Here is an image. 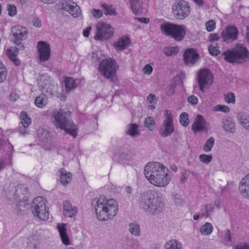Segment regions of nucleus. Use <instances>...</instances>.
<instances>
[{"instance_id": "6e6552de", "label": "nucleus", "mask_w": 249, "mask_h": 249, "mask_svg": "<svg viewBox=\"0 0 249 249\" xmlns=\"http://www.w3.org/2000/svg\"><path fill=\"white\" fill-rule=\"evenodd\" d=\"M31 211L34 216L40 220H46L48 218L49 213L46 201L42 196H37L33 199L31 203Z\"/></svg>"}, {"instance_id": "aec40b11", "label": "nucleus", "mask_w": 249, "mask_h": 249, "mask_svg": "<svg viewBox=\"0 0 249 249\" xmlns=\"http://www.w3.org/2000/svg\"><path fill=\"white\" fill-rule=\"evenodd\" d=\"M206 122L203 116L198 114L196 116L195 121L192 126V130L194 133L206 131Z\"/></svg>"}, {"instance_id": "58836bf2", "label": "nucleus", "mask_w": 249, "mask_h": 249, "mask_svg": "<svg viewBox=\"0 0 249 249\" xmlns=\"http://www.w3.org/2000/svg\"><path fill=\"white\" fill-rule=\"evenodd\" d=\"M155 122L152 117H148L145 119L144 126L149 130H153L155 128Z\"/></svg>"}, {"instance_id": "0e129e2a", "label": "nucleus", "mask_w": 249, "mask_h": 249, "mask_svg": "<svg viewBox=\"0 0 249 249\" xmlns=\"http://www.w3.org/2000/svg\"><path fill=\"white\" fill-rule=\"evenodd\" d=\"M33 25L36 27H40L41 26V22L38 18L35 17L32 20Z\"/></svg>"}, {"instance_id": "39448f33", "label": "nucleus", "mask_w": 249, "mask_h": 249, "mask_svg": "<svg viewBox=\"0 0 249 249\" xmlns=\"http://www.w3.org/2000/svg\"><path fill=\"white\" fill-rule=\"evenodd\" d=\"M118 68L119 66L115 60L110 58H106L100 62L99 71L104 77L114 82Z\"/></svg>"}, {"instance_id": "37998d69", "label": "nucleus", "mask_w": 249, "mask_h": 249, "mask_svg": "<svg viewBox=\"0 0 249 249\" xmlns=\"http://www.w3.org/2000/svg\"><path fill=\"white\" fill-rule=\"evenodd\" d=\"M188 115L186 112L181 113L180 115L179 122L183 126H187L189 124Z\"/></svg>"}, {"instance_id": "49530a36", "label": "nucleus", "mask_w": 249, "mask_h": 249, "mask_svg": "<svg viewBox=\"0 0 249 249\" xmlns=\"http://www.w3.org/2000/svg\"><path fill=\"white\" fill-rule=\"evenodd\" d=\"M225 100L227 103L234 104L235 103V95L232 92L225 94Z\"/></svg>"}, {"instance_id": "2eb2a0df", "label": "nucleus", "mask_w": 249, "mask_h": 249, "mask_svg": "<svg viewBox=\"0 0 249 249\" xmlns=\"http://www.w3.org/2000/svg\"><path fill=\"white\" fill-rule=\"evenodd\" d=\"M213 75L208 69L200 70L198 73V83L200 90L204 92V89L212 83Z\"/></svg>"}, {"instance_id": "ea45409f", "label": "nucleus", "mask_w": 249, "mask_h": 249, "mask_svg": "<svg viewBox=\"0 0 249 249\" xmlns=\"http://www.w3.org/2000/svg\"><path fill=\"white\" fill-rule=\"evenodd\" d=\"M102 8L104 9V14L106 15H116V13L114 8H113L111 6L107 4H103L102 5Z\"/></svg>"}, {"instance_id": "c9c22d12", "label": "nucleus", "mask_w": 249, "mask_h": 249, "mask_svg": "<svg viewBox=\"0 0 249 249\" xmlns=\"http://www.w3.org/2000/svg\"><path fill=\"white\" fill-rule=\"evenodd\" d=\"M20 118L23 127L27 128L31 123V119L28 116L27 113L25 111H22L20 113Z\"/></svg>"}, {"instance_id": "f704fd0d", "label": "nucleus", "mask_w": 249, "mask_h": 249, "mask_svg": "<svg viewBox=\"0 0 249 249\" xmlns=\"http://www.w3.org/2000/svg\"><path fill=\"white\" fill-rule=\"evenodd\" d=\"M213 227L209 222L205 223L200 229V233L204 235H209L212 232Z\"/></svg>"}, {"instance_id": "5fc2aeb1", "label": "nucleus", "mask_w": 249, "mask_h": 249, "mask_svg": "<svg viewBox=\"0 0 249 249\" xmlns=\"http://www.w3.org/2000/svg\"><path fill=\"white\" fill-rule=\"evenodd\" d=\"M188 102L192 105H196L198 103V98L195 95H190L187 98Z\"/></svg>"}, {"instance_id": "a19ab883", "label": "nucleus", "mask_w": 249, "mask_h": 249, "mask_svg": "<svg viewBox=\"0 0 249 249\" xmlns=\"http://www.w3.org/2000/svg\"><path fill=\"white\" fill-rule=\"evenodd\" d=\"M214 208L211 204H207L205 206V212L201 214L202 217H208L210 213L213 212Z\"/></svg>"}, {"instance_id": "2f4dec72", "label": "nucleus", "mask_w": 249, "mask_h": 249, "mask_svg": "<svg viewBox=\"0 0 249 249\" xmlns=\"http://www.w3.org/2000/svg\"><path fill=\"white\" fill-rule=\"evenodd\" d=\"M64 82L66 92H69L77 87L75 80L72 77H65Z\"/></svg>"}, {"instance_id": "603ef678", "label": "nucleus", "mask_w": 249, "mask_h": 249, "mask_svg": "<svg viewBox=\"0 0 249 249\" xmlns=\"http://www.w3.org/2000/svg\"><path fill=\"white\" fill-rule=\"evenodd\" d=\"M239 191L243 197L249 199V188H239Z\"/></svg>"}, {"instance_id": "c85d7f7f", "label": "nucleus", "mask_w": 249, "mask_h": 249, "mask_svg": "<svg viewBox=\"0 0 249 249\" xmlns=\"http://www.w3.org/2000/svg\"><path fill=\"white\" fill-rule=\"evenodd\" d=\"M130 6L133 12L135 14H138L140 12H142V0H129Z\"/></svg>"}, {"instance_id": "4468645a", "label": "nucleus", "mask_w": 249, "mask_h": 249, "mask_svg": "<svg viewBox=\"0 0 249 249\" xmlns=\"http://www.w3.org/2000/svg\"><path fill=\"white\" fill-rule=\"evenodd\" d=\"M157 195L151 191L142 193L139 198V204L140 209L149 213L153 202Z\"/></svg>"}, {"instance_id": "c03bdc74", "label": "nucleus", "mask_w": 249, "mask_h": 249, "mask_svg": "<svg viewBox=\"0 0 249 249\" xmlns=\"http://www.w3.org/2000/svg\"><path fill=\"white\" fill-rule=\"evenodd\" d=\"M213 156L211 155L201 154L199 156V160L206 164L209 163L212 160Z\"/></svg>"}, {"instance_id": "e433bc0d", "label": "nucleus", "mask_w": 249, "mask_h": 249, "mask_svg": "<svg viewBox=\"0 0 249 249\" xmlns=\"http://www.w3.org/2000/svg\"><path fill=\"white\" fill-rule=\"evenodd\" d=\"M171 199L173 203L177 206H181L184 204V200L181 196L177 193H172L171 194Z\"/></svg>"}, {"instance_id": "a211bd4d", "label": "nucleus", "mask_w": 249, "mask_h": 249, "mask_svg": "<svg viewBox=\"0 0 249 249\" xmlns=\"http://www.w3.org/2000/svg\"><path fill=\"white\" fill-rule=\"evenodd\" d=\"M238 31L234 26H229L224 30L222 33V37L224 41L231 42L237 38Z\"/></svg>"}, {"instance_id": "7ed1b4c3", "label": "nucleus", "mask_w": 249, "mask_h": 249, "mask_svg": "<svg viewBox=\"0 0 249 249\" xmlns=\"http://www.w3.org/2000/svg\"><path fill=\"white\" fill-rule=\"evenodd\" d=\"M70 115L69 111L64 109L55 110L52 113L51 120L56 128L65 130L67 134L75 138L78 128L72 121L68 119Z\"/></svg>"}, {"instance_id": "5701e85b", "label": "nucleus", "mask_w": 249, "mask_h": 249, "mask_svg": "<svg viewBox=\"0 0 249 249\" xmlns=\"http://www.w3.org/2000/svg\"><path fill=\"white\" fill-rule=\"evenodd\" d=\"M236 118L244 129L249 131V115L244 112H238Z\"/></svg>"}, {"instance_id": "1a4fd4ad", "label": "nucleus", "mask_w": 249, "mask_h": 249, "mask_svg": "<svg viewBox=\"0 0 249 249\" xmlns=\"http://www.w3.org/2000/svg\"><path fill=\"white\" fill-rule=\"evenodd\" d=\"M28 29L20 25H16L12 27L10 35V40L18 46L19 49H23L24 45L21 43L23 40L27 38Z\"/></svg>"}, {"instance_id": "4c0bfd02", "label": "nucleus", "mask_w": 249, "mask_h": 249, "mask_svg": "<svg viewBox=\"0 0 249 249\" xmlns=\"http://www.w3.org/2000/svg\"><path fill=\"white\" fill-rule=\"evenodd\" d=\"M214 144V139L213 137L210 138L205 143L203 149L207 153L210 152Z\"/></svg>"}, {"instance_id": "bf43d9fd", "label": "nucleus", "mask_w": 249, "mask_h": 249, "mask_svg": "<svg viewBox=\"0 0 249 249\" xmlns=\"http://www.w3.org/2000/svg\"><path fill=\"white\" fill-rule=\"evenodd\" d=\"M224 240L228 242H231V233L229 230H227L224 231Z\"/></svg>"}, {"instance_id": "8fccbe9b", "label": "nucleus", "mask_w": 249, "mask_h": 249, "mask_svg": "<svg viewBox=\"0 0 249 249\" xmlns=\"http://www.w3.org/2000/svg\"><path fill=\"white\" fill-rule=\"evenodd\" d=\"M206 27L208 32H211L215 27V22L213 20H210L206 23Z\"/></svg>"}, {"instance_id": "f257e3e1", "label": "nucleus", "mask_w": 249, "mask_h": 249, "mask_svg": "<svg viewBox=\"0 0 249 249\" xmlns=\"http://www.w3.org/2000/svg\"><path fill=\"white\" fill-rule=\"evenodd\" d=\"M169 170L160 162H149L144 167V174L146 178L153 185L165 187L170 181Z\"/></svg>"}, {"instance_id": "412c9836", "label": "nucleus", "mask_w": 249, "mask_h": 249, "mask_svg": "<svg viewBox=\"0 0 249 249\" xmlns=\"http://www.w3.org/2000/svg\"><path fill=\"white\" fill-rule=\"evenodd\" d=\"M183 57L187 64H194L199 57V54L196 50L193 48L187 49L184 54Z\"/></svg>"}, {"instance_id": "4d7b16f0", "label": "nucleus", "mask_w": 249, "mask_h": 249, "mask_svg": "<svg viewBox=\"0 0 249 249\" xmlns=\"http://www.w3.org/2000/svg\"><path fill=\"white\" fill-rule=\"evenodd\" d=\"M241 186H249V173L246 175L240 182Z\"/></svg>"}, {"instance_id": "423d86ee", "label": "nucleus", "mask_w": 249, "mask_h": 249, "mask_svg": "<svg viewBox=\"0 0 249 249\" xmlns=\"http://www.w3.org/2000/svg\"><path fill=\"white\" fill-rule=\"evenodd\" d=\"M160 29L162 33L177 41L182 40L186 34L184 27L180 25L166 22L160 24Z\"/></svg>"}, {"instance_id": "f8f14e48", "label": "nucleus", "mask_w": 249, "mask_h": 249, "mask_svg": "<svg viewBox=\"0 0 249 249\" xmlns=\"http://www.w3.org/2000/svg\"><path fill=\"white\" fill-rule=\"evenodd\" d=\"M172 9L174 15L179 19L185 18L190 13V7L185 0L175 2L173 5Z\"/></svg>"}, {"instance_id": "a878e982", "label": "nucleus", "mask_w": 249, "mask_h": 249, "mask_svg": "<svg viewBox=\"0 0 249 249\" xmlns=\"http://www.w3.org/2000/svg\"><path fill=\"white\" fill-rule=\"evenodd\" d=\"M22 49H19L18 47H13L8 49L6 50V54L8 57L15 63L16 66H18L20 64L19 61L17 58V55L18 53V50H22Z\"/></svg>"}, {"instance_id": "de8ad7c7", "label": "nucleus", "mask_w": 249, "mask_h": 249, "mask_svg": "<svg viewBox=\"0 0 249 249\" xmlns=\"http://www.w3.org/2000/svg\"><path fill=\"white\" fill-rule=\"evenodd\" d=\"M214 110L228 113L230 111V108L226 105H219L214 107Z\"/></svg>"}, {"instance_id": "680f3d73", "label": "nucleus", "mask_w": 249, "mask_h": 249, "mask_svg": "<svg viewBox=\"0 0 249 249\" xmlns=\"http://www.w3.org/2000/svg\"><path fill=\"white\" fill-rule=\"evenodd\" d=\"M147 100L150 104H155L157 101L156 96L153 94H149L147 98Z\"/></svg>"}, {"instance_id": "c756f323", "label": "nucleus", "mask_w": 249, "mask_h": 249, "mask_svg": "<svg viewBox=\"0 0 249 249\" xmlns=\"http://www.w3.org/2000/svg\"><path fill=\"white\" fill-rule=\"evenodd\" d=\"M164 248V249H182V246L178 240L171 239L165 243Z\"/></svg>"}, {"instance_id": "72a5a7b5", "label": "nucleus", "mask_w": 249, "mask_h": 249, "mask_svg": "<svg viewBox=\"0 0 249 249\" xmlns=\"http://www.w3.org/2000/svg\"><path fill=\"white\" fill-rule=\"evenodd\" d=\"M128 230L130 233L135 236H139L141 235L140 225L136 223H131L129 224Z\"/></svg>"}, {"instance_id": "9d476101", "label": "nucleus", "mask_w": 249, "mask_h": 249, "mask_svg": "<svg viewBox=\"0 0 249 249\" xmlns=\"http://www.w3.org/2000/svg\"><path fill=\"white\" fill-rule=\"evenodd\" d=\"M174 130L173 114L170 110H166L164 119L159 130V134L162 137H167L171 135Z\"/></svg>"}, {"instance_id": "e2e57ef3", "label": "nucleus", "mask_w": 249, "mask_h": 249, "mask_svg": "<svg viewBox=\"0 0 249 249\" xmlns=\"http://www.w3.org/2000/svg\"><path fill=\"white\" fill-rule=\"evenodd\" d=\"M168 91L167 93L169 95H172L175 93V85L174 84H171L167 87Z\"/></svg>"}, {"instance_id": "393cba45", "label": "nucleus", "mask_w": 249, "mask_h": 249, "mask_svg": "<svg viewBox=\"0 0 249 249\" xmlns=\"http://www.w3.org/2000/svg\"><path fill=\"white\" fill-rule=\"evenodd\" d=\"M59 172L60 175V181L63 185L66 186L71 182L72 175L70 172L64 168H61Z\"/></svg>"}, {"instance_id": "69168bd1", "label": "nucleus", "mask_w": 249, "mask_h": 249, "mask_svg": "<svg viewBox=\"0 0 249 249\" xmlns=\"http://www.w3.org/2000/svg\"><path fill=\"white\" fill-rule=\"evenodd\" d=\"M91 30V26H88V27L84 29L83 31L84 36L85 37H88L89 35Z\"/></svg>"}, {"instance_id": "864d4df0", "label": "nucleus", "mask_w": 249, "mask_h": 249, "mask_svg": "<svg viewBox=\"0 0 249 249\" xmlns=\"http://www.w3.org/2000/svg\"><path fill=\"white\" fill-rule=\"evenodd\" d=\"M119 158L120 161H124L129 160V155L127 152H122L119 155Z\"/></svg>"}, {"instance_id": "f3484780", "label": "nucleus", "mask_w": 249, "mask_h": 249, "mask_svg": "<svg viewBox=\"0 0 249 249\" xmlns=\"http://www.w3.org/2000/svg\"><path fill=\"white\" fill-rule=\"evenodd\" d=\"M165 205V203L163 198L157 195L153 202L149 214L154 215L160 214L164 211Z\"/></svg>"}, {"instance_id": "6e6d98bb", "label": "nucleus", "mask_w": 249, "mask_h": 249, "mask_svg": "<svg viewBox=\"0 0 249 249\" xmlns=\"http://www.w3.org/2000/svg\"><path fill=\"white\" fill-rule=\"evenodd\" d=\"M7 75L6 68L0 70V83L3 82L6 80Z\"/></svg>"}, {"instance_id": "dca6fc26", "label": "nucleus", "mask_w": 249, "mask_h": 249, "mask_svg": "<svg viewBox=\"0 0 249 249\" xmlns=\"http://www.w3.org/2000/svg\"><path fill=\"white\" fill-rule=\"evenodd\" d=\"M40 90L43 93H52V84L51 78L47 74H40L37 78Z\"/></svg>"}, {"instance_id": "9b49d317", "label": "nucleus", "mask_w": 249, "mask_h": 249, "mask_svg": "<svg viewBox=\"0 0 249 249\" xmlns=\"http://www.w3.org/2000/svg\"><path fill=\"white\" fill-rule=\"evenodd\" d=\"M96 28V33L94 39L96 40L108 39L113 35L114 30L112 27L104 22L98 23Z\"/></svg>"}, {"instance_id": "cd10ccee", "label": "nucleus", "mask_w": 249, "mask_h": 249, "mask_svg": "<svg viewBox=\"0 0 249 249\" xmlns=\"http://www.w3.org/2000/svg\"><path fill=\"white\" fill-rule=\"evenodd\" d=\"M130 40L127 37L120 38L118 41L114 43V46L117 50L122 51L125 49L129 44Z\"/></svg>"}, {"instance_id": "7c9ffc66", "label": "nucleus", "mask_w": 249, "mask_h": 249, "mask_svg": "<svg viewBox=\"0 0 249 249\" xmlns=\"http://www.w3.org/2000/svg\"><path fill=\"white\" fill-rule=\"evenodd\" d=\"M48 97L45 94H42L36 97L35 100V104L36 107L43 108L48 103Z\"/></svg>"}, {"instance_id": "338daca9", "label": "nucleus", "mask_w": 249, "mask_h": 249, "mask_svg": "<svg viewBox=\"0 0 249 249\" xmlns=\"http://www.w3.org/2000/svg\"><path fill=\"white\" fill-rule=\"evenodd\" d=\"M19 96L16 93H12L10 95V100L12 102H16Z\"/></svg>"}, {"instance_id": "ddd939ff", "label": "nucleus", "mask_w": 249, "mask_h": 249, "mask_svg": "<svg viewBox=\"0 0 249 249\" xmlns=\"http://www.w3.org/2000/svg\"><path fill=\"white\" fill-rule=\"evenodd\" d=\"M58 10L68 12L73 18H77L81 15L80 7L76 3L70 0H62L57 5Z\"/></svg>"}, {"instance_id": "13d9d810", "label": "nucleus", "mask_w": 249, "mask_h": 249, "mask_svg": "<svg viewBox=\"0 0 249 249\" xmlns=\"http://www.w3.org/2000/svg\"><path fill=\"white\" fill-rule=\"evenodd\" d=\"M92 14L94 18H99L102 16V11L99 9H94L92 10Z\"/></svg>"}, {"instance_id": "4be33fe9", "label": "nucleus", "mask_w": 249, "mask_h": 249, "mask_svg": "<svg viewBox=\"0 0 249 249\" xmlns=\"http://www.w3.org/2000/svg\"><path fill=\"white\" fill-rule=\"evenodd\" d=\"M77 213V209L75 206H72L71 203L66 200L63 202V215L65 217H73Z\"/></svg>"}, {"instance_id": "0eeeda50", "label": "nucleus", "mask_w": 249, "mask_h": 249, "mask_svg": "<svg viewBox=\"0 0 249 249\" xmlns=\"http://www.w3.org/2000/svg\"><path fill=\"white\" fill-rule=\"evenodd\" d=\"M27 193V188H18L13 198L15 200L14 210L18 214H23L28 209L29 203L23 196Z\"/></svg>"}, {"instance_id": "20e7f679", "label": "nucleus", "mask_w": 249, "mask_h": 249, "mask_svg": "<svg viewBox=\"0 0 249 249\" xmlns=\"http://www.w3.org/2000/svg\"><path fill=\"white\" fill-rule=\"evenodd\" d=\"M224 59L228 62L243 63L249 60V52L246 47L237 45L231 50L228 49L222 53Z\"/></svg>"}, {"instance_id": "f03ea898", "label": "nucleus", "mask_w": 249, "mask_h": 249, "mask_svg": "<svg viewBox=\"0 0 249 249\" xmlns=\"http://www.w3.org/2000/svg\"><path fill=\"white\" fill-rule=\"evenodd\" d=\"M92 205L95 210L97 218L100 221H107L114 217L117 213L118 206L117 201L113 199H107L104 195L95 198Z\"/></svg>"}, {"instance_id": "774afa93", "label": "nucleus", "mask_w": 249, "mask_h": 249, "mask_svg": "<svg viewBox=\"0 0 249 249\" xmlns=\"http://www.w3.org/2000/svg\"><path fill=\"white\" fill-rule=\"evenodd\" d=\"M235 249H249V245L247 244L238 245L236 246Z\"/></svg>"}, {"instance_id": "b1692460", "label": "nucleus", "mask_w": 249, "mask_h": 249, "mask_svg": "<svg viewBox=\"0 0 249 249\" xmlns=\"http://www.w3.org/2000/svg\"><path fill=\"white\" fill-rule=\"evenodd\" d=\"M57 229L63 243L65 245H69L70 244V241L67 233L66 224L64 223L58 224L57 225Z\"/></svg>"}, {"instance_id": "3c124183", "label": "nucleus", "mask_w": 249, "mask_h": 249, "mask_svg": "<svg viewBox=\"0 0 249 249\" xmlns=\"http://www.w3.org/2000/svg\"><path fill=\"white\" fill-rule=\"evenodd\" d=\"M208 50L210 53L213 56H216L220 53V51L216 46L214 47L213 45H210L208 48Z\"/></svg>"}, {"instance_id": "79ce46f5", "label": "nucleus", "mask_w": 249, "mask_h": 249, "mask_svg": "<svg viewBox=\"0 0 249 249\" xmlns=\"http://www.w3.org/2000/svg\"><path fill=\"white\" fill-rule=\"evenodd\" d=\"M178 50L177 47H166L164 49L163 53L166 56H171L177 53Z\"/></svg>"}, {"instance_id": "473e14b6", "label": "nucleus", "mask_w": 249, "mask_h": 249, "mask_svg": "<svg viewBox=\"0 0 249 249\" xmlns=\"http://www.w3.org/2000/svg\"><path fill=\"white\" fill-rule=\"evenodd\" d=\"M138 125L136 124H131L127 125L126 134L131 137H136L139 134Z\"/></svg>"}, {"instance_id": "09e8293b", "label": "nucleus", "mask_w": 249, "mask_h": 249, "mask_svg": "<svg viewBox=\"0 0 249 249\" xmlns=\"http://www.w3.org/2000/svg\"><path fill=\"white\" fill-rule=\"evenodd\" d=\"M7 11L8 15L10 17H13L17 14V7L12 4H8L7 5Z\"/></svg>"}, {"instance_id": "a18cd8bd", "label": "nucleus", "mask_w": 249, "mask_h": 249, "mask_svg": "<svg viewBox=\"0 0 249 249\" xmlns=\"http://www.w3.org/2000/svg\"><path fill=\"white\" fill-rule=\"evenodd\" d=\"M7 156L8 157V161H6L4 159H0V171L4 167L5 164H7L8 165H11L12 164V153H8L7 154Z\"/></svg>"}, {"instance_id": "bb28decb", "label": "nucleus", "mask_w": 249, "mask_h": 249, "mask_svg": "<svg viewBox=\"0 0 249 249\" xmlns=\"http://www.w3.org/2000/svg\"><path fill=\"white\" fill-rule=\"evenodd\" d=\"M222 127L224 129L230 133H233L235 131V124L231 118L228 117L222 119Z\"/></svg>"}, {"instance_id": "6ab92c4d", "label": "nucleus", "mask_w": 249, "mask_h": 249, "mask_svg": "<svg viewBox=\"0 0 249 249\" xmlns=\"http://www.w3.org/2000/svg\"><path fill=\"white\" fill-rule=\"evenodd\" d=\"M37 48L40 61H45L48 60L51 54L50 44L40 41L38 42Z\"/></svg>"}, {"instance_id": "052dcab7", "label": "nucleus", "mask_w": 249, "mask_h": 249, "mask_svg": "<svg viewBox=\"0 0 249 249\" xmlns=\"http://www.w3.org/2000/svg\"><path fill=\"white\" fill-rule=\"evenodd\" d=\"M153 71L152 67L149 64L146 65L143 68V72L147 75H149Z\"/></svg>"}]
</instances>
